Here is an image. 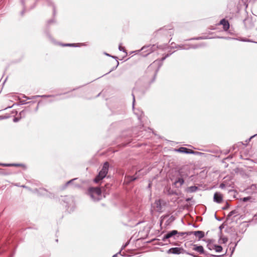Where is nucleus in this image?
Returning <instances> with one entry per match:
<instances>
[{"label":"nucleus","instance_id":"36","mask_svg":"<svg viewBox=\"0 0 257 257\" xmlns=\"http://www.w3.org/2000/svg\"><path fill=\"white\" fill-rule=\"evenodd\" d=\"M11 167H24L25 165L23 164H17V163H13L11 164Z\"/></svg>","mask_w":257,"mask_h":257},{"label":"nucleus","instance_id":"42","mask_svg":"<svg viewBox=\"0 0 257 257\" xmlns=\"http://www.w3.org/2000/svg\"><path fill=\"white\" fill-rule=\"evenodd\" d=\"M132 95L133 98V109H134L135 102V95H134V92L132 93Z\"/></svg>","mask_w":257,"mask_h":257},{"label":"nucleus","instance_id":"54","mask_svg":"<svg viewBox=\"0 0 257 257\" xmlns=\"http://www.w3.org/2000/svg\"><path fill=\"white\" fill-rule=\"evenodd\" d=\"M215 218L218 221H221L222 220L221 218H218V217H217L216 214H215Z\"/></svg>","mask_w":257,"mask_h":257},{"label":"nucleus","instance_id":"5","mask_svg":"<svg viewBox=\"0 0 257 257\" xmlns=\"http://www.w3.org/2000/svg\"><path fill=\"white\" fill-rule=\"evenodd\" d=\"M173 34L172 29L171 28L168 29V27H164L163 28H160L156 32L154 33V35L155 37H157L160 35H164L165 36L170 35Z\"/></svg>","mask_w":257,"mask_h":257},{"label":"nucleus","instance_id":"24","mask_svg":"<svg viewBox=\"0 0 257 257\" xmlns=\"http://www.w3.org/2000/svg\"><path fill=\"white\" fill-rule=\"evenodd\" d=\"M154 204L155 207L157 209L158 211L161 212L162 210V205H161V201L160 199L156 200L155 201Z\"/></svg>","mask_w":257,"mask_h":257},{"label":"nucleus","instance_id":"18","mask_svg":"<svg viewBox=\"0 0 257 257\" xmlns=\"http://www.w3.org/2000/svg\"><path fill=\"white\" fill-rule=\"evenodd\" d=\"M55 95H34L32 96L31 97H28L26 96V95H24L23 97L26 98L27 100H30L32 99H35L37 97H54Z\"/></svg>","mask_w":257,"mask_h":257},{"label":"nucleus","instance_id":"33","mask_svg":"<svg viewBox=\"0 0 257 257\" xmlns=\"http://www.w3.org/2000/svg\"><path fill=\"white\" fill-rule=\"evenodd\" d=\"M186 254L191 255L193 257H200V256H199L198 255L196 254V253H195L194 252H190L188 251H186Z\"/></svg>","mask_w":257,"mask_h":257},{"label":"nucleus","instance_id":"10","mask_svg":"<svg viewBox=\"0 0 257 257\" xmlns=\"http://www.w3.org/2000/svg\"><path fill=\"white\" fill-rule=\"evenodd\" d=\"M167 58L164 56L163 57H162L160 60H159V61L158 60H156L152 64V65H154L157 62L159 64V66L158 67V68L155 71V73L154 74V78H153V79L152 80V82H153L155 78H156V76L157 75V74L158 73V71H159V69H160V68L162 66V64H163V62ZM152 64L151 65H150V66L148 67V68H149L151 66Z\"/></svg>","mask_w":257,"mask_h":257},{"label":"nucleus","instance_id":"45","mask_svg":"<svg viewBox=\"0 0 257 257\" xmlns=\"http://www.w3.org/2000/svg\"><path fill=\"white\" fill-rule=\"evenodd\" d=\"M223 228H224V226H223V224H221V225L219 227V230H220V231H219V232L218 234H220L222 235V229Z\"/></svg>","mask_w":257,"mask_h":257},{"label":"nucleus","instance_id":"37","mask_svg":"<svg viewBox=\"0 0 257 257\" xmlns=\"http://www.w3.org/2000/svg\"><path fill=\"white\" fill-rule=\"evenodd\" d=\"M206 37H194V38H191V39H188V40H202V39H206ZM187 41V40H186Z\"/></svg>","mask_w":257,"mask_h":257},{"label":"nucleus","instance_id":"47","mask_svg":"<svg viewBox=\"0 0 257 257\" xmlns=\"http://www.w3.org/2000/svg\"><path fill=\"white\" fill-rule=\"evenodd\" d=\"M76 179L75 178V179H71L70 180H69V181H68L66 184H65V187L67 186L68 184H71L73 181H74L75 180H76Z\"/></svg>","mask_w":257,"mask_h":257},{"label":"nucleus","instance_id":"31","mask_svg":"<svg viewBox=\"0 0 257 257\" xmlns=\"http://www.w3.org/2000/svg\"><path fill=\"white\" fill-rule=\"evenodd\" d=\"M26 111L25 110H23L19 113V116L21 117V118L24 117L26 115Z\"/></svg>","mask_w":257,"mask_h":257},{"label":"nucleus","instance_id":"34","mask_svg":"<svg viewBox=\"0 0 257 257\" xmlns=\"http://www.w3.org/2000/svg\"><path fill=\"white\" fill-rule=\"evenodd\" d=\"M35 101H30V102H27L26 100H22L20 101V105H23V104H26L29 103H35Z\"/></svg>","mask_w":257,"mask_h":257},{"label":"nucleus","instance_id":"59","mask_svg":"<svg viewBox=\"0 0 257 257\" xmlns=\"http://www.w3.org/2000/svg\"><path fill=\"white\" fill-rule=\"evenodd\" d=\"M256 191L254 192L251 196H254L255 198H257V195H254V193Z\"/></svg>","mask_w":257,"mask_h":257},{"label":"nucleus","instance_id":"12","mask_svg":"<svg viewBox=\"0 0 257 257\" xmlns=\"http://www.w3.org/2000/svg\"><path fill=\"white\" fill-rule=\"evenodd\" d=\"M184 183V179H183V178H180V177L178 176L176 177V179L173 183V186H174L176 188H179L182 186V185Z\"/></svg>","mask_w":257,"mask_h":257},{"label":"nucleus","instance_id":"6","mask_svg":"<svg viewBox=\"0 0 257 257\" xmlns=\"http://www.w3.org/2000/svg\"><path fill=\"white\" fill-rule=\"evenodd\" d=\"M39 0H36V2L34 3L32 6H28L27 4H26L25 0H20L21 4L23 6V10L21 12V15L23 16L24 15L25 12L30 11L33 8H34L36 6V3L38 2Z\"/></svg>","mask_w":257,"mask_h":257},{"label":"nucleus","instance_id":"58","mask_svg":"<svg viewBox=\"0 0 257 257\" xmlns=\"http://www.w3.org/2000/svg\"><path fill=\"white\" fill-rule=\"evenodd\" d=\"M111 57L113 58V59H115L116 61L117 60L118 58L116 56H111Z\"/></svg>","mask_w":257,"mask_h":257},{"label":"nucleus","instance_id":"13","mask_svg":"<svg viewBox=\"0 0 257 257\" xmlns=\"http://www.w3.org/2000/svg\"><path fill=\"white\" fill-rule=\"evenodd\" d=\"M239 215L238 210H233L230 211L227 216V220H231V222L233 221L234 218Z\"/></svg>","mask_w":257,"mask_h":257},{"label":"nucleus","instance_id":"62","mask_svg":"<svg viewBox=\"0 0 257 257\" xmlns=\"http://www.w3.org/2000/svg\"><path fill=\"white\" fill-rule=\"evenodd\" d=\"M158 244L159 245H161V246H163V245H164L162 242H160Z\"/></svg>","mask_w":257,"mask_h":257},{"label":"nucleus","instance_id":"20","mask_svg":"<svg viewBox=\"0 0 257 257\" xmlns=\"http://www.w3.org/2000/svg\"><path fill=\"white\" fill-rule=\"evenodd\" d=\"M46 2L47 5L48 6H52V7L53 15L54 16H55L56 15V7H55L54 4L51 0H46Z\"/></svg>","mask_w":257,"mask_h":257},{"label":"nucleus","instance_id":"27","mask_svg":"<svg viewBox=\"0 0 257 257\" xmlns=\"http://www.w3.org/2000/svg\"><path fill=\"white\" fill-rule=\"evenodd\" d=\"M214 249L215 250L216 252H220L223 250L222 247L220 245L215 244V245L214 246Z\"/></svg>","mask_w":257,"mask_h":257},{"label":"nucleus","instance_id":"25","mask_svg":"<svg viewBox=\"0 0 257 257\" xmlns=\"http://www.w3.org/2000/svg\"><path fill=\"white\" fill-rule=\"evenodd\" d=\"M226 253H227V250H226L224 254H222L221 255H214V254H210L205 251V253H204L203 255L204 256H205L206 257H221V256H224L226 254Z\"/></svg>","mask_w":257,"mask_h":257},{"label":"nucleus","instance_id":"3","mask_svg":"<svg viewBox=\"0 0 257 257\" xmlns=\"http://www.w3.org/2000/svg\"><path fill=\"white\" fill-rule=\"evenodd\" d=\"M178 231L177 230H172L167 232V233L163 236L162 240L163 241H168L169 243H171L170 240L169 239L171 238H173L174 240L178 239L177 234ZM172 245H176V244L175 243H171Z\"/></svg>","mask_w":257,"mask_h":257},{"label":"nucleus","instance_id":"16","mask_svg":"<svg viewBox=\"0 0 257 257\" xmlns=\"http://www.w3.org/2000/svg\"><path fill=\"white\" fill-rule=\"evenodd\" d=\"M174 151L176 152H178V153H181L190 154V153L191 152H190L191 149L181 147L178 149H174Z\"/></svg>","mask_w":257,"mask_h":257},{"label":"nucleus","instance_id":"32","mask_svg":"<svg viewBox=\"0 0 257 257\" xmlns=\"http://www.w3.org/2000/svg\"><path fill=\"white\" fill-rule=\"evenodd\" d=\"M61 197L63 198V199H62V200L63 201H64V202L66 203L67 204L66 205V207H67L68 206V200L69 199L68 196H65L64 197L61 196Z\"/></svg>","mask_w":257,"mask_h":257},{"label":"nucleus","instance_id":"44","mask_svg":"<svg viewBox=\"0 0 257 257\" xmlns=\"http://www.w3.org/2000/svg\"><path fill=\"white\" fill-rule=\"evenodd\" d=\"M21 119V117H20L18 116L17 117H14V118L13 119V121H14V122H17L19 121Z\"/></svg>","mask_w":257,"mask_h":257},{"label":"nucleus","instance_id":"28","mask_svg":"<svg viewBox=\"0 0 257 257\" xmlns=\"http://www.w3.org/2000/svg\"><path fill=\"white\" fill-rule=\"evenodd\" d=\"M184 235H191V231H187V232H179L178 231V233L177 234L178 239H179L180 236H183Z\"/></svg>","mask_w":257,"mask_h":257},{"label":"nucleus","instance_id":"52","mask_svg":"<svg viewBox=\"0 0 257 257\" xmlns=\"http://www.w3.org/2000/svg\"><path fill=\"white\" fill-rule=\"evenodd\" d=\"M53 22H54V19L50 20H49L48 21V24L50 25L51 23H53Z\"/></svg>","mask_w":257,"mask_h":257},{"label":"nucleus","instance_id":"4","mask_svg":"<svg viewBox=\"0 0 257 257\" xmlns=\"http://www.w3.org/2000/svg\"><path fill=\"white\" fill-rule=\"evenodd\" d=\"M158 46L155 44L148 45L143 46L139 51H142V55L144 57L147 56L149 54L157 50Z\"/></svg>","mask_w":257,"mask_h":257},{"label":"nucleus","instance_id":"49","mask_svg":"<svg viewBox=\"0 0 257 257\" xmlns=\"http://www.w3.org/2000/svg\"><path fill=\"white\" fill-rule=\"evenodd\" d=\"M118 254H121V250H119L117 253L114 254L112 257H118Z\"/></svg>","mask_w":257,"mask_h":257},{"label":"nucleus","instance_id":"55","mask_svg":"<svg viewBox=\"0 0 257 257\" xmlns=\"http://www.w3.org/2000/svg\"><path fill=\"white\" fill-rule=\"evenodd\" d=\"M46 35L47 36H48V37L50 39H52V37L51 36V35H50V34L48 33V32H47L46 33Z\"/></svg>","mask_w":257,"mask_h":257},{"label":"nucleus","instance_id":"2","mask_svg":"<svg viewBox=\"0 0 257 257\" xmlns=\"http://www.w3.org/2000/svg\"><path fill=\"white\" fill-rule=\"evenodd\" d=\"M109 168V164L108 162H105L103 163L101 169L98 172V174L93 179V182L95 183H99L105 177H108L107 176Z\"/></svg>","mask_w":257,"mask_h":257},{"label":"nucleus","instance_id":"41","mask_svg":"<svg viewBox=\"0 0 257 257\" xmlns=\"http://www.w3.org/2000/svg\"><path fill=\"white\" fill-rule=\"evenodd\" d=\"M239 241V240L238 241H237L235 243V245H234V246L232 248L231 251V254H230V256H231V255H232V254H233V252H234V250H235V248L236 246L237 245V243L238 242V241Z\"/></svg>","mask_w":257,"mask_h":257},{"label":"nucleus","instance_id":"9","mask_svg":"<svg viewBox=\"0 0 257 257\" xmlns=\"http://www.w3.org/2000/svg\"><path fill=\"white\" fill-rule=\"evenodd\" d=\"M36 192L40 195H46L51 198H54V194L49 193V194L48 195V191L44 188H40L39 189H36Z\"/></svg>","mask_w":257,"mask_h":257},{"label":"nucleus","instance_id":"39","mask_svg":"<svg viewBox=\"0 0 257 257\" xmlns=\"http://www.w3.org/2000/svg\"><path fill=\"white\" fill-rule=\"evenodd\" d=\"M229 206H230L229 204L227 202H226L225 206L222 207V209L226 210L229 207Z\"/></svg>","mask_w":257,"mask_h":257},{"label":"nucleus","instance_id":"43","mask_svg":"<svg viewBox=\"0 0 257 257\" xmlns=\"http://www.w3.org/2000/svg\"><path fill=\"white\" fill-rule=\"evenodd\" d=\"M0 166L11 167V164H6V163H0Z\"/></svg>","mask_w":257,"mask_h":257},{"label":"nucleus","instance_id":"64","mask_svg":"<svg viewBox=\"0 0 257 257\" xmlns=\"http://www.w3.org/2000/svg\"><path fill=\"white\" fill-rule=\"evenodd\" d=\"M190 200H191V198H187V199H186V201L187 202H188V201H189Z\"/></svg>","mask_w":257,"mask_h":257},{"label":"nucleus","instance_id":"8","mask_svg":"<svg viewBox=\"0 0 257 257\" xmlns=\"http://www.w3.org/2000/svg\"><path fill=\"white\" fill-rule=\"evenodd\" d=\"M190 245L192 246V250L198 252L200 254H203L205 253V250L202 245H198L193 243L190 244Z\"/></svg>","mask_w":257,"mask_h":257},{"label":"nucleus","instance_id":"29","mask_svg":"<svg viewBox=\"0 0 257 257\" xmlns=\"http://www.w3.org/2000/svg\"><path fill=\"white\" fill-rule=\"evenodd\" d=\"M201 46L202 45L200 44H195V45L189 44V47H190V49L192 48V49H197V48L201 47Z\"/></svg>","mask_w":257,"mask_h":257},{"label":"nucleus","instance_id":"60","mask_svg":"<svg viewBox=\"0 0 257 257\" xmlns=\"http://www.w3.org/2000/svg\"><path fill=\"white\" fill-rule=\"evenodd\" d=\"M151 186H152V183H150L148 185V188H150L151 187Z\"/></svg>","mask_w":257,"mask_h":257},{"label":"nucleus","instance_id":"40","mask_svg":"<svg viewBox=\"0 0 257 257\" xmlns=\"http://www.w3.org/2000/svg\"><path fill=\"white\" fill-rule=\"evenodd\" d=\"M118 49L120 51H122L126 53V50H125L124 48L122 47L120 45H119Z\"/></svg>","mask_w":257,"mask_h":257},{"label":"nucleus","instance_id":"35","mask_svg":"<svg viewBox=\"0 0 257 257\" xmlns=\"http://www.w3.org/2000/svg\"><path fill=\"white\" fill-rule=\"evenodd\" d=\"M118 65H119V62H118V60H116V66L113 67V68H112L108 72L106 73L105 74H107L109 73L110 72H111V71H112L114 70L115 69H116V68L118 67Z\"/></svg>","mask_w":257,"mask_h":257},{"label":"nucleus","instance_id":"38","mask_svg":"<svg viewBox=\"0 0 257 257\" xmlns=\"http://www.w3.org/2000/svg\"><path fill=\"white\" fill-rule=\"evenodd\" d=\"M202 240L205 241L207 243V244L213 243V242L214 241L213 239H203Z\"/></svg>","mask_w":257,"mask_h":257},{"label":"nucleus","instance_id":"57","mask_svg":"<svg viewBox=\"0 0 257 257\" xmlns=\"http://www.w3.org/2000/svg\"><path fill=\"white\" fill-rule=\"evenodd\" d=\"M255 136H257V134L252 136L251 137H250V138L249 139V140H250L252 138H253V137H254Z\"/></svg>","mask_w":257,"mask_h":257},{"label":"nucleus","instance_id":"19","mask_svg":"<svg viewBox=\"0 0 257 257\" xmlns=\"http://www.w3.org/2000/svg\"><path fill=\"white\" fill-rule=\"evenodd\" d=\"M172 47L173 48H175L180 49L181 50H189V49H190V47H189V44L177 45L175 47L172 46Z\"/></svg>","mask_w":257,"mask_h":257},{"label":"nucleus","instance_id":"63","mask_svg":"<svg viewBox=\"0 0 257 257\" xmlns=\"http://www.w3.org/2000/svg\"><path fill=\"white\" fill-rule=\"evenodd\" d=\"M232 158V156H229L228 157H227L226 159H231Z\"/></svg>","mask_w":257,"mask_h":257},{"label":"nucleus","instance_id":"30","mask_svg":"<svg viewBox=\"0 0 257 257\" xmlns=\"http://www.w3.org/2000/svg\"><path fill=\"white\" fill-rule=\"evenodd\" d=\"M215 244H214L213 243H211V244L208 243V244H207L206 247L208 249L211 250H213L214 249V246H215Z\"/></svg>","mask_w":257,"mask_h":257},{"label":"nucleus","instance_id":"51","mask_svg":"<svg viewBox=\"0 0 257 257\" xmlns=\"http://www.w3.org/2000/svg\"><path fill=\"white\" fill-rule=\"evenodd\" d=\"M141 171V170L137 171L135 173V174L133 176H139V177H140V175H139V173Z\"/></svg>","mask_w":257,"mask_h":257},{"label":"nucleus","instance_id":"11","mask_svg":"<svg viewBox=\"0 0 257 257\" xmlns=\"http://www.w3.org/2000/svg\"><path fill=\"white\" fill-rule=\"evenodd\" d=\"M139 178V176H133L131 175H125L124 178V183L126 185H129L132 182L137 180Z\"/></svg>","mask_w":257,"mask_h":257},{"label":"nucleus","instance_id":"14","mask_svg":"<svg viewBox=\"0 0 257 257\" xmlns=\"http://www.w3.org/2000/svg\"><path fill=\"white\" fill-rule=\"evenodd\" d=\"M219 25H222L223 26V30L225 31H227L229 29L230 26L228 21L225 19H222L219 22Z\"/></svg>","mask_w":257,"mask_h":257},{"label":"nucleus","instance_id":"22","mask_svg":"<svg viewBox=\"0 0 257 257\" xmlns=\"http://www.w3.org/2000/svg\"><path fill=\"white\" fill-rule=\"evenodd\" d=\"M188 175L187 173L184 172L182 169H179L178 171V176L180 177V178H183L185 179L186 178L188 177Z\"/></svg>","mask_w":257,"mask_h":257},{"label":"nucleus","instance_id":"17","mask_svg":"<svg viewBox=\"0 0 257 257\" xmlns=\"http://www.w3.org/2000/svg\"><path fill=\"white\" fill-rule=\"evenodd\" d=\"M213 201L217 203H220L222 201V196L219 192H216L214 194Z\"/></svg>","mask_w":257,"mask_h":257},{"label":"nucleus","instance_id":"23","mask_svg":"<svg viewBox=\"0 0 257 257\" xmlns=\"http://www.w3.org/2000/svg\"><path fill=\"white\" fill-rule=\"evenodd\" d=\"M219 236V238L218 239V242L219 243H226L228 241V238L226 236H223L222 234L221 235L220 234H218Z\"/></svg>","mask_w":257,"mask_h":257},{"label":"nucleus","instance_id":"15","mask_svg":"<svg viewBox=\"0 0 257 257\" xmlns=\"http://www.w3.org/2000/svg\"><path fill=\"white\" fill-rule=\"evenodd\" d=\"M191 234H193L195 235L196 237H198V240H200L201 239L203 238L205 234L204 232L203 231L201 230H197V231H191Z\"/></svg>","mask_w":257,"mask_h":257},{"label":"nucleus","instance_id":"7","mask_svg":"<svg viewBox=\"0 0 257 257\" xmlns=\"http://www.w3.org/2000/svg\"><path fill=\"white\" fill-rule=\"evenodd\" d=\"M186 250L182 247H175L170 248L167 251V252L168 254H180L181 253L186 254Z\"/></svg>","mask_w":257,"mask_h":257},{"label":"nucleus","instance_id":"50","mask_svg":"<svg viewBox=\"0 0 257 257\" xmlns=\"http://www.w3.org/2000/svg\"><path fill=\"white\" fill-rule=\"evenodd\" d=\"M226 187L224 183H221L220 185V188L221 189H224Z\"/></svg>","mask_w":257,"mask_h":257},{"label":"nucleus","instance_id":"26","mask_svg":"<svg viewBox=\"0 0 257 257\" xmlns=\"http://www.w3.org/2000/svg\"><path fill=\"white\" fill-rule=\"evenodd\" d=\"M198 189V187L196 186H192L188 187L186 189V191L188 193H193L196 192Z\"/></svg>","mask_w":257,"mask_h":257},{"label":"nucleus","instance_id":"56","mask_svg":"<svg viewBox=\"0 0 257 257\" xmlns=\"http://www.w3.org/2000/svg\"><path fill=\"white\" fill-rule=\"evenodd\" d=\"M172 53H168L165 56L166 57V58H168L169 57V56H170L171 55Z\"/></svg>","mask_w":257,"mask_h":257},{"label":"nucleus","instance_id":"1","mask_svg":"<svg viewBox=\"0 0 257 257\" xmlns=\"http://www.w3.org/2000/svg\"><path fill=\"white\" fill-rule=\"evenodd\" d=\"M111 187L110 184H106L102 187V189L98 187H90L88 189L87 194L91 197L94 202H98L103 198L105 197V195L108 194L107 189Z\"/></svg>","mask_w":257,"mask_h":257},{"label":"nucleus","instance_id":"46","mask_svg":"<svg viewBox=\"0 0 257 257\" xmlns=\"http://www.w3.org/2000/svg\"><path fill=\"white\" fill-rule=\"evenodd\" d=\"M128 244H129V242H126L124 244H123V245L122 246V247H121V249H120V250H121V251L123 249H124V248H125V247H126L127 246V245Z\"/></svg>","mask_w":257,"mask_h":257},{"label":"nucleus","instance_id":"48","mask_svg":"<svg viewBox=\"0 0 257 257\" xmlns=\"http://www.w3.org/2000/svg\"><path fill=\"white\" fill-rule=\"evenodd\" d=\"M190 154H194V155H196V154H200L201 153L199 152H195V151H193L192 150H191V151H190Z\"/></svg>","mask_w":257,"mask_h":257},{"label":"nucleus","instance_id":"21","mask_svg":"<svg viewBox=\"0 0 257 257\" xmlns=\"http://www.w3.org/2000/svg\"><path fill=\"white\" fill-rule=\"evenodd\" d=\"M63 46H69V47H79L80 46H85V44L84 43H67V44H62Z\"/></svg>","mask_w":257,"mask_h":257},{"label":"nucleus","instance_id":"61","mask_svg":"<svg viewBox=\"0 0 257 257\" xmlns=\"http://www.w3.org/2000/svg\"><path fill=\"white\" fill-rule=\"evenodd\" d=\"M104 54H105V55H106V56H109V57H111V55H110V54H107V53H105V52L104 53Z\"/></svg>","mask_w":257,"mask_h":257},{"label":"nucleus","instance_id":"53","mask_svg":"<svg viewBox=\"0 0 257 257\" xmlns=\"http://www.w3.org/2000/svg\"><path fill=\"white\" fill-rule=\"evenodd\" d=\"M241 41L243 42H252L250 40L247 39H242Z\"/></svg>","mask_w":257,"mask_h":257}]
</instances>
